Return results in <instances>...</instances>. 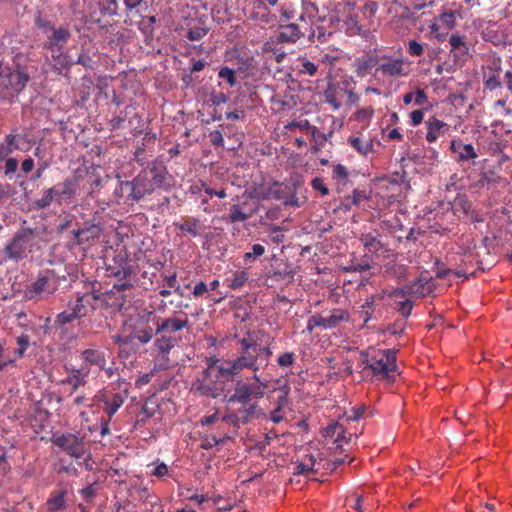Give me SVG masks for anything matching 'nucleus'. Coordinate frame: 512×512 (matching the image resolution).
I'll use <instances>...</instances> for the list:
<instances>
[{"mask_svg": "<svg viewBox=\"0 0 512 512\" xmlns=\"http://www.w3.org/2000/svg\"><path fill=\"white\" fill-rule=\"evenodd\" d=\"M253 376L251 377L252 382L245 381L239 375V378H236L233 382L235 383L234 392L228 398L229 403H239L241 405H247L252 400H258L263 398L265 395V390L267 388V384L261 381L257 372H253Z\"/></svg>", "mask_w": 512, "mask_h": 512, "instance_id": "obj_6", "label": "nucleus"}, {"mask_svg": "<svg viewBox=\"0 0 512 512\" xmlns=\"http://www.w3.org/2000/svg\"><path fill=\"white\" fill-rule=\"evenodd\" d=\"M107 271L118 279H126L133 273L132 261L125 250H119L113 257V264H108Z\"/></svg>", "mask_w": 512, "mask_h": 512, "instance_id": "obj_16", "label": "nucleus"}, {"mask_svg": "<svg viewBox=\"0 0 512 512\" xmlns=\"http://www.w3.org/2000/svg\"><path fill=\"white\" fill-rule=\"evenodd\" d=\"M99 10L102 15L117 16L118 2L117 0H102L99 4Z\"/></svg>", "mask_w": 512, "mask_h": 512, "instance_id": "obj_48", "label": "nucleus"}, {"mask_svg": "<svg viewBox=\"0 0 512 512\" xmlns=\"http://www.w3.org/2000/svg\"><path fill=\"white\" fill-rule=\"evenodd\" d=\"M100 295L93 291V293H85L78 296L75 302L70 303L69 307L74 311V317L82 318L87 315L88 309L95 310L97 308Z\"/></svg>", "mask_w": 512, "mask_h": 512, "instance_id": "obj_18", "label": "nucleus"}, {"mask_svg": "<svg viewBox=\"0 0 512 512\" xmlns=\"http://www.w3.org/2000/svg\"><path fill=\"white\" fill-rule=\"evenodd\" d=\"M449 44L451 46V52H454L455 57L466 56L469 51L468 44L465 36L457 33L450 35Z\"/></svg>", "mask_w": 512, "mask_h": 512, "instance_id": "obj_36", "label": "nucleus"}, {"mask_svg": "<svg viewBox=\"0 0 512 512\" xmlns=\"http://www.w3.org/2000/svg\"><path fill=\"white\" fill-rule=\"evenodd\" d=\"M52 58L54 61L53 67L60 74L64 69H68L72 63L69 60V56L60 51H55L52 53Z\"/></svg>", "mask_w": 512, "mask_h": 512, "instance_id": "obj_43", "label": "nucleus"}, {"mask_svg": "<svg viewBox=\"0 0 512 512\" xmlns=\"http://www.w3.org/2000/svg\"><path fill=\"white\" fill-rule=\"evenodd\" d=\"M284 128L286 130H290V131L295 130V129L309 130L311 128V124L307 119L293 120V121L287 123L284 126Z\"/></svg>", "mask_w": 512, "mask_h": 512, "instance_id": "obj_59", "label": "nucleus"}, {"mask_svg": "<svg viewBox=\"0 0 512 512\" xmlns=\"http://www.w3.org/2000/svg\"><path fill=\"white\" fill-rule=\"evenodd\" d=\"M301 183L298 180H291L283 183H274L271 188L272 196L283 202L284 205L300 207L301 203L297 197V190Z\"/></svg>", "mask_w": 512, "mask_h": 512, "instance_id": "obj_15", "label": "nucleus"}, {"mask_svg": "<svg viewBox=\"0 0 512 512\" xmlns=\"http://www.w3.org/2000/svg\"><path fill=\"white\" fill-rule=\"evenodd\" d=\"M313 16L306 13V11H302L296 18L295 21L292 23H295L297 26L304 27L305 29H302L305 33L309 34L311 32L312 26H313Z\"/></svg>", "mask_w": 512, "mask_h": 512, "instance_id": "obj_49", "label": "nucleus"}, {"mask_svg": "<svg viewBox=\"0 0 512 512\" xmlns=\"http://www.w3.org/2000/svg\"><path fill=\"white\" fill-rule=\"evenodd\" d=\"M34 240V234L30 229L17 232L4 248L6 258L15 262L24 259L31 252Z\"/></svg>", "mask_w": 512, "mask_h": 512, "instance_id": "obj_9", "label": "nucleus"}, {"mask_svg": "<svg viewBox=\"0 0 512 512\" xmlns=\"http://www.w3.org/2000/svg\"><path fill=\"white\" fill-rule=\"evenodd\" d=\"M74 311L70 308L68 311H63L59 313L56 317V323L60 325H65L71 323L74 320L80 319L79 317H74Z\"/></svg>", "mask_w": 512, "mask_h": 512, "instance_id": "obj_60", "label": "nucleus"}, {"mask_svg": "<svg viewBox=\"0 0 512 512\" xmlns=\"http://www.w3.org/2000/svg\"><path fill=\"white\" fill-rule=\"evenodd\" d=\"M249 279V274L245 270L237 271L231 279H228V287L232 290L242 288Z\"/></svg>", "mask_w": 512, "mask_h": 512, "instance_id": "obj_44", "label": "nucleus"}, {"mask_svg": "<svg viewBox=\"0 0 512 512\" xmlns=\"http://www.w3.org/2000/svg\"><path fill=\"white\" fill-rule=\"evenodd\" d=\"M450 149L453 153L457 154L456 161L458 163L473 161L478 157L474 146L472 144L463 143L461 139L451 140Z\"/></svg>", "mask_w": 512, "mask_h": 512, "instance_id": "obj_23", "label": "nucleus"}, {"mask_svg": "<svg viewBox=\"0 0 512 512\" xmlns=\"http://www.w3.org/2000/svg\"><path fill=\"white\" fill-rule=\"evenodd\" d=\"M343 434V425L339 423H332L324 430V437L326 438H339Z\"/></svg>", "mask_w": 512, "mask_h": 512, "instance_id": "obj_56", "label": "nucleus"}, {"mask_svg": "<svg viewBox=\"0 0 512 512\" xmlns=\"http://www.w3.org/2000/svg\"><path fill=\"white\" fill-rule=\"evenodd\" d=\"M158 327V316L154 311H146L138 313L131 324L132 338L141 345L151 342Z\"/></svg>", "mask_w": 512, "mask_h": 512, "instance_id": "obj_7", "label": "nucleus"}, {"mask_svg": "<svg viewBox=\"0 0 512 512\" xmlns=\"http://www.w3.org/2000/svg\"><path fill=\"white\" fill-rule=\"evenodd\" d=\"M114 343L119 345V356H122L123 354V348L125 346H128L132 344L134 338H132V333H130L128 336H122V335H114L113 336Z\"/></svg>", "mask_w": 512, "mask_h": 512, "instance_id": "obj_57", "label": "nucleus"}, {"mask_svg": "<svg viewBox=\"0 0 512 512\" xmlns=\"http://www.w3.org/2000/svg\"><path fill=\"white\" fill-rule=\"evenodd\" d=\"M35 25L40 30H42V32L45 33L46 35H48L55 28V25L52 22H50L49 20L44 19L40 16L36 18Z\"/></svg>", "mask_w": 512, "mask_h": 512, "instance_id": "obj_63", "label": "nucleus"}, {"mask_svg": "<svg viewBox=\"0 0 512 512\" xmlns=\"http://www.w3.org/2000/svg\"><path fill=\"white\" fill-rule=\"evenodd\" d=\"M170 178L165 166L154 163L142 170L131 181L120 182L119 191L122 195H126L128 200L139 202L157 189H168Z\"/></svg>", "mask_w": 512, "mask_h": 512, "instance_id": "obj_1", "label": "nucleus"}, {"mask_svg": "<svg viewBox=\"0 0 512 512\" xmlns=\"http://www.w3.org/2000/svg\"><path fill=\"white\" fill-rule=\"evenodd\" d=\"M101 233V226L93 223H85L83 228L72 230L75 241L79 245L99 238Z\"/></svg>", "mask_w": 512, "mask_h": 512, "instance_id": "obj_27", "label": "nucleus"}, {"mask_svg": "<svg viewBox=\"0 0 512 512\" xmlns=\"http://www.w3.org/2000/svg\"><path fill=\"white\" fill-rule=\"evenodd\" d=\"M322 22H327V25H316L313 22L311 32L308 34V39L310 42H318L320 44H324L335 32L339 31V28H336L334 25L329 23L328 18L323 19Z\"/></svg>", "mask_w": 512, "mask_h": 512, "instance_id": "obj_24", "label": "nucleus"}, {"mask_svg": "<svg viewBox=\"0 0 512 512\" xmlns=\"http://www.w3.org/2000/svg\"><path fill=\"white\" fill-rule=\"evenodd\" d=\"M347 321H349V313L346 310L334 309L327 317L320 314H315L310 317L306 329L310 333L317 327L322 329H332L336 328L341 322Z\"/></svg>", "mask_w": 512, "mask_h": 512, "instance_id": "obj_14", "label": "nucleus"}, {"mask_svg": "<svg viewBox=\"0 0 512 512\" xmlns=\"http://www.w3.org/2000/svg\"><path fill=\"white\" fill-rule=\"evenodd\" d=\"M362 245L371 253H378L383 248V243L379 236L372 233H363L359 238Z\"/></svg>", "mask_w": 512, "mask_h": 512, "instance_id": "obj_37", "label": "nucleus"}, {"mask_svg": "<svg viewBox=\"0 0 512 512\" xmlns=\"http://www.w3.org/2000/svg\"><path fill=\"white\" fill-rule=\"evenodd\" d=\"M17 137V133L11 132L7 134L4 141L0 143V161L8 158L14 151L19 150Z\"/></svg>", "mask_w": 512, "mask_h": 512, "instance_id": "obj_35", "label": "nucleus"}, {"mask_svg": "<svg viewBox=\"0 0 512 512\" xmlns=\"http://www.w3.org/2000/svg\"><path fill=\"white\" fill-rule=\"evenodd\" d=\"M376 72L389 78L406 77L409 74V64L403 58L382 55L379 57Z\"/></svg>", "mask_w": 512, "mask_h": 512, "instance_id": "obj_13", "label": "nucleus"}, {"mask_svg": "<svg viewBox=\"0 0 512 512\" xmlns=\"http://www.w3.org/2000/svg\"><path fill=\"white\" fill-rule=\"evenodd\" d=\"M439 21L448 29H453L456 26V14L451 10L442 12L439 15Z\"/></svg>", "mask_w": 512, "mask_h": 512, "instance_id": "obj_53", "label": "nucleus"}, {"mask_svg": "<svg viewBox=\"0 0 512 512\" xmlns=\"http://www.w3.org/2000/svg\"><path fill=\"white\" fill-rule=\"evenodd\" d=\"M79 493L85 502L91 503L95 499V497L98 493V488L96 487V482L90 483L85 488H82L81 490H79Z\"/></svg>", "mask_w": 512, "mask_h": 512, "instance_id": "obj_52", "label": "nucleus"}, {"mask_svg": "<svg viewBox=\"0 0 512 512\" xmlns=\"http://www.w3.org/2000/svg\"><path fill=\"white\" fill-rule=\"evenodd\" d=\"M218 77L225 80L230 87H234L237 84V78L235 70L228 66H223L218 71Z\"/></svg>", "mask_w": 512, "mask_h": 512, "instance_id": "obj_51", "label": "nucleus"}, {"mask_svg": "<svg viewBox=\"0 0 512 512\" xmlns=\"http://www.w3.org/2000/svg\"><path fill=\"white\" fill-rule=\"evenodd\" d=\"M380 56H366L356 60V71L358 74H365L369 69L378 67Z\"/></svg>", "mask_w": 512, "mask_h": 512, "instance_id": "obj_40", "label": "nucleus"}, {"mask_svg": "<svg viewBox=\"0 0 512 512\" xmlns=\"http://www.w3.org/2000/svg\"><path fill=\"white\" fill-rule=\"evenodd\" d=\"M177 344V339L171 335L161 333V336L154 341V348L160 356V367L167 368L169 363V353Z\"/></svg>", "mask_w": 512, "mask_h": 512, "instance_id": "obj_21", "label": "nucleus"}, {"mask_svg": "<svg viewBox=\"0 0 512 512\" xmlns=\"http://www.w3.org/2000/svg\"><path fill=\"white\" fill-rule=\"evenodd\" d=\"M67 377L64 378L61 383L63 385L70 386V393L76 392L80 387L85 386L88 382V374L85 369L75 368H66Z\"/></svg>", "mask_w": 512, "mask_h": 512, "instance_id": "obj_22", "label": "nucleus"}, {"mask_svg": "<svg viewBox=\"0 0 512 512\" xmlns=\"http://www.w3.org/2000/svg\"><path fill=\"white\" fill-rule=\"evenodd\" d=\"M278 391L280 395L277 397L275 408L270 413V419L273 423L278 424L284 419V408H286L289 404V391L290 387L288 385H284L279 388Z\"/></svg>", "mask_w": 512, "mask_h": 512, "instance_id": "obj_29", "label": "nucleus"}, {"mask_svg": "<svg viewBox=\"0 0 512 512\" xmlns=\"http://www.w3.org/2000/svg\"><path fill=\"white\" fill-rule=\"evenodd\" d=\"M302 29L305 28L301 26L299 27L292 22L287 24H280L279 33L277 35V42L295 44L301 38L308 37V34L305 33Z\"/></svg>", "mask_w": 512, "mask_h": 512, "instance_id": "obj_19", "label": "nucleus"}, {"mask_svg": "<svg viewBox=\"0 0 512 512\" xmlns=\"http://www.w3.org/2000/svg\"><path fill=\"white\" fill-rule=\"evenodd\" d=\"M347 143L359 154L367 156L374 152V144L370 138H362L358 136H351L347 139Z\"/></svg>", "mask_w": 512, "mask_h": 512, "instance_id": "obj_34", "label": "nucleus"}, {"mask_svg": "<svg viewBox=\"0 0 512 512\" xmlns=\"http://www.w3.org/2000/svg\"><path fill=\"white\" fill-rule=\"evenodd\" d=\"M54 200L56 201L55 191L53 187L48 188L44 190L42 197L34 202V206L37 209H44L48 207Z\"/></svg>", "mask_w": 512, "mask_h": 512, "instance_id": "obj_47", "label": "nucleus"}, {"mask_svg": "<svg viewBox=\"0 0 512 512\" xmlns=\"http://www.w3.org/2000/svg\"><path fill=\"white\" fill-rule=\"evenodd\" d=\"M363 369H369L378 380L392 379L397 372L396 352L392 349L380 350L362 360Z\"/></svg>", "mask_w": 512, "mask_h": 512, "instance_id": "obj_5", "label": "nucleus"}, {"mask_svg": "<svg viewBox=\"0 0 512 512\" xmlns=\"http://www.w3.org/2000/svg\"><path fill=\"white\" fill-rule=\"evenodd\" d=\"M297 69L300 74H306L309 76L316 75L318 66L310 61L306 56H299L297 59Z\"/></svg>", "mask_w": 512, "mask_h": 512, "instance_id": "obj_41", "label": "nucleus"}, {"mask_svg": "<svg viewBox=\"0 0 512 512\" xmlns=\"http://www.w3.org/2000/svg\"><path fill=\"white\" fill-rule=\"evenodd\" d=\"M174 225L179 231L188 233L194 238L200 236L206 229L202 221L195 217H184L181 222Z\"/></svg>", "mask_w": 512, "mask_h": 512, "instance_id": "obj_30", "label": "nucleus"}, {"mask_svg": "<svg viewBox=\"0 0 512 512\" xmlns=\"http://www.w3.org/2000/svg\"><path fill=\"white\" fill-rule=\"evenodd\" d=\"M78 188V179L76 177H68L62 183L53 187L56 195V201L70 199L76 194Z\"/></svg>", "mask_w": 512, "mask_h": 512, "instance_id": "obj_28", "label": "nucleus"}, {"mask_svg": "<svg viewBox=\"0 0 512 512\" xmlns=\"http://www.w3.org/2000/svg\"><path fill=\"white\" fill-rule=\"evenodd\" d=\"M227 360L216 371L202 370L193 381L191 390L202 396L217 398L224 390V385L239 378L240 372H230Z\"/></svg>", "mask_w": 512, "mask_h": 512, "instance_id": "obj_2", "label": "nucleus"}, {"mask_svg": "<svg viewBox=\"0 0 512 512\" xmlns=\"http://www.w3.org/2000/svg\"><path fill=\"white\" fill-rule=\"evenodd\" d=\"M408 53L413 57H419L424 53V47L416 40H410L407 47Z\"/></svg>", "mask_w": 512, "mask_h": 512, "instance_id": "obj_61", "label": "nucleus"}, {"mask_svg": "<svg viewBox=\"0 0 512 512\" xmlns=\"http://www.w3.org/2000/svg\"><path fill=\"white\" fill-rule=\"evenodd\" d=\"M3 161H4V168H3L4 175L11 179L12 175L18 169V160L16 158L8 157Z\"/></svg>", "mask_w": 512, "mask_h": 512, "instance_id": "obj_55", "label": "nucleus"}, {"mask_svg": "<svg viewBox=\"0 0 512 512\" xmlns=\"http://www.w3.org/2000/svg\"><path fill=\"white\" fill-rule=\"evenodd\" d=\"M376 300L377 296H371L361 305L360 310L358 311L365 324L372 318Z\"/></svg>", "mask_w": 512, "mask_h": 512, "instance_id": "obj_45", "label": "nucleus"}, {"mask_svg": "<svg viewBox=\"0 0 512 512\" xmlns=\"http://www.w3.org/2000/svg\"><path fill=\"white\" fill-rule=\"evenodd\" d=\"M295 362V354L293 352H285L281 354L277 359V364L280 367H289Z\"/></svg>", "mask_w": 512, "mask_h": 512, "instance_id": "obj_62", "label": "nucleus"}, {"mask_svg": "<svg viewBox=\"0 0 512 512\" xmlns=\"http://www.w3.org/2000/svg\"><path fill=\"white\" fill-rule=\"evenodd\" d=\"M234 339L239 344L240 350L236 358L227 359V365L231 367L230 372L242 373L245 369L258 372L260 366L257 364V355H254L255 351H257V343L256 340L252 338L251 333L247 332V336L242 338L238 335H234Z\"/></svg>", "mask_w": 512, "mask_h": 512, "instance_id": "obj_4", "label": "nucleus"}, {"mask_svg": "<svg viewBox=\"0 0 512 512\" xmlns=\"http://www.w3.org/2000/svg\"><path fill=\"white\" fill-rule=\"evenodd\" d=\"M308 463H297L294 467V475H303L313 471L314 460L312 457L309 458Z\"/></svg>", "mask_w": 512, "mask_h": 512, "instance_id": "obj_58", "label": "nucleus"}, {"mask_svg": "<svg viewBox=\"0 0 512 512\" xmlns=\"http://www.w3.org/2000/svg\"><path fill=\"white\" fill-rule=\"evenodd\" d=\"M71 37L70 30L65 26L54 28L48 35L45 42V48L50 50L51 53L60 51L62 47L69 41Z\"/></svg>", "mask_w": 512, "mask_h": 512, "instance_id": "obj_20", "label": "nucleus"}, {"mask_svg": "<svg viewBox=\"0 0 512 512\" xmlns=\"http://www.w3.org/2000/svg\"><path fill=\"white\" fill-rule=\"evenodd\" d=\"M328 21L339 28V31L344 29L348 35L360 34L363 30L356 11V3L351 0L335 3L328 13Z\"/></svg>", "mask_w": 512, "mask_h": 512, "instance_id": "obj_3", "label": "nucleus"}, {"mask_svg": "<svg viewBox=\"0 0 512 512\" xmlns=\"http://www.w3.org/2000/svg\"><path fill=\"white\" fill-rule=\"evenodd\" d=\"M16 342L18 349L15 351V354L18 358H22L30 344V337L27 334H21L17 337Z\"/></svg>", "mask_w": 512, "mask_h": 512, "instance_id": "obj_54", "label": "nucleus"}, {"mask_svg": "<svg viewBox=\"0 0 512 512\" xmlns=\"http://www.w3.org/2000/svg\"><path fill=\"white\" fill-rule=\"evenodd\" d=\"M242 408L237 410L242 424H247L250 422L258 411V405L256 403L242 405Z\"/></svg>", "mask_w": 512, "mask_h": 512, "instance_id": "obj_46", "label": "nucleus"}, {"mask_svg": "<svg viewBox=\"0 0 512 512\" xmlns=\"http://www.w3.org/2000/svg\"><path fill=\"white\" fill-rule=\"evenodd\" d=\"M380 228L384 231H388L389 233L394 234L398 231L403 230V225L400 218L394 215L388 219L381 220Z\"/></svg>", "mask_w": 512, "mask_h": 512, "instance_id": "obj_42", "label": "nucleus"}, {"mask_svg": "<svg viewBox=\"0 0 512 512\" xmlns=\"http://www.w3.org/2000/svg\"><path fill=\"white\" fill-rule=\"evenodd\" d=\"M58 288V280L52 270L41 273L35 282L27 287L26 296L30 299H43Z\"/></svg>", "mask_w": 512, "mask_h": 512, "instance_id": "obj_11", "label": "nucleus"}, {"mask_svg": "<svg viewBox=\"0 0 512 512\" xmlns=\"http://www.w3.org/2000/svg\"><path fill=\"white\" fill-rule=\"evenodd\" d=\"M435 288L432 277L421 273V275L410 284V291L413 295L426 296L432 293Z\"/></svg>", "mask_w": 512, "mask_h": 512, "instance_id": "obj_32", "label": "nucleus"}, {"mask_svg": "<svg viewBox=\"0 0 512 512\" xmlns=\"http://www.w3.org/2000/svg\"><path fill=\"white\" fill-rule=\"evenodd\" d=\"M189 326V320L185 318L168 317L161 318L158 316V327L156 332L161 334H172Z\"/></svg>", "mask_w": 512, "mask_h": 512, "instance_id": "obj_25", "label": "nucleus"}, {"mask_svg": "<svg viewBox=\"0 0 512 512\" xmlns=\"http://www.w3.org/2000/svg\"><path fill=\"white\" fill-rule=\"evenodd\" d=\"M426 128V140L429 143H434L440 136H443L449 130V125L436 118L435 116H431L425 122Z\"/></svg>", "mask_w": 512, "mask_h": 512, "instance_id": "obj_26", "label": "nucleus"}, {"mask_svg": "<svg viewBox=\"0 0 512 512\" xmlns=\"http://www.w3.org/2000/svg\"><path fill=\"white\" fill-rule=\"evenodd\" d=\"M253 211L247 208L246 203H235L231 205L229 213L224 217L227 223H242L252 217Z\"/></svg>", "mask_w": 512, "mask_h": 512, "instance_id": "obj_31", "label": "nucleus"}, {"mask_svg": "<svg viewBox=\"0 0 512 512\" xmlns=\"http://www.w3.org/2000/svg\"><path fill=\"white\" fill-rule=\"evenodd\" d=\"M81 369H85L89 375L92 372H100L107 365L106 352L97 346H90L79 351Z\"/></svg>", "mask_w": 512, "mask_h": 512, "instance_id": "obj_12", "label": "nucleus"}, {"mask_svg": "<svg viewBox=\"0 0 512 512\" xmlns=\"http://www.w3.org/2000/svg\"><path fill=\"white\" fill-rule=\"evenodd\" d=\"M53 443L67 455L81 459L88 454L90 442L80 433H63L54 436Z\"/></svg>", "mask_w": 512, "mask_h": 512, "instance_id": "obj_8", "label": "nucleus"}, {"mask_svg": "<svg viewBox=\"0 0 512 512\" xmlns=\"http://www.w3.org/2000/svg\"><path fill=\"white\" fill-rule=\"evenodd\" d=\"M30 80L29 74L21 67L14 70L7 68L5 79L0 81V85L11 89L13 93L19 94Z\"/></svg>", "mask_w": 512, "mask_h": 512, "instance_id": "obj_17", "label": "nucleus"}, {"mask_svg": "<svg viewBox=\"0 0 512 512\" xmlns=\"http://www.w3.org/2000/svg\"><path fill=\"white\" fill-rule=\"evenodd\" d=\"M502 85L498 74L493 73L492 75L488 76L484 81V86L486 89L489 90H495L497 88H500Z\"/></svg>", "mask_w": 512, "mask_h": 512, "instance_id": "obj_64", "label": "nucleus"}, {"mask_svg": "<svg viewBox=\"0 0 512 512\" xmlns=\"http://www.w3.org/2000/svg\"><path fill=\"white\" fill-rule=\"evenodd\" d=\"M67 491L64 489L54 491L47 500V506L50 512H58L65 508V496Z\"/></svg>", "mask_w": 512, "mask_h": 512, "instance_id": "obj_38", "label": "nucleus"}, {"mask_svg": "<svg viewBox=\"0 0 512 512\" xmlns=\"http://www.w3.org/2000/svg\"><path fill=\"white\" fill-rule=\"evenodd\" d=\"M332 177L340 185H346L349 179L347 168L342 164L334 165L332 168Z\"/></svg>", "mask_w": 512, "mask_h": 512, "instance_id": "obj_50", "label": "nucleus"}, {"mask_svg": "<svg viewBox=\"0 0 512 512\" xmlns=\"http://www.w3.org/2000/svg\"><path fill=\"white\" fill-rule=\"evenodd\" d=\"M210 28L206 24V18H199L197 21L190 23L186 37L190 41H198L205 37Z\"/></svg>", "mask_w": 512, "mask_h": 512, "instance_id": "obj_33", "label": "nucleus"}, {"mask_svg": "<svg viewBox=\"0 0 512 512\" xmlns=\"http://www.w3.org/2000/svg\"><path fill=\"white\" fill-rule=\"evenodd\" d=\"M341 91L342 89L336 87L333 84H329L324 91V98L326 103H328L334 110H338L341 107V101L339 97Z\"/></svg>", "mask_w": 512, "mask_h": 512, "instance_id": "obj_39", "label": "nucleus"}, {"mask_svg": "<svg viewBox=\"0 0 512 512\" xmlns=\"http://www.w3.org/2000/svg\"><path fill=\"white\" fill-rule=\"evenodd\" d=\"M114 385L115 384L112 383L110 387L98 391L95 395V400L109 419L113 418L127 399L126 393H116V387Z\"/></svg>", "mask_w": 512, "mask_h": 512, "instance_id": "obj_10", "label": "nucleus"}]
</instances>
